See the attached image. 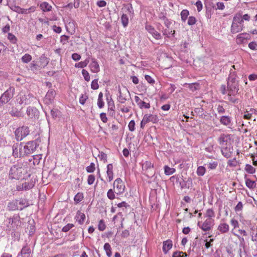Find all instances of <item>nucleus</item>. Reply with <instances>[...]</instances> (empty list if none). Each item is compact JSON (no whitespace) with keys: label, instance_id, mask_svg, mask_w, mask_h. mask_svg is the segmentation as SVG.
<instances>
[{"label":"nucleus","instance_id":"nucleus-29","mask_svg":"<svg viewBox=\"0 0 257 257\" xmlns=\"http://www.w3.org/2000/svg\"><path fill=\"white\" fill-rule=\"evenodd\" d=\"M218 229L221 233L227 232L229 230V225L227 223H220L218 226Z\"/></svg>","mask_w":257,"mask_h":257},{"label":"nucleus","instance_id":"nucleus-9","mask_svg":"<svg viewBox=\"0 0 257 257\" xmlns=\"http://www.w3.org/2000/svg\"><path fill=\"white\" fill-rule=\"evenodd\" d=\"M113 188L115 192L117 194H120L123 193L125 189V185L120 178H117L114 181Z\"/></svg>","mask_w":257,"mask_h":257},{"label":"nucleus","instance_id":"nucleus-4","mask_svg":"<svg viewBox=\"0 0 257 257\" xmlns=\"http://www.w3.org/2000/svg\"><path fill=\"white\" fill-rule=\"evenodd\" d=\"M15 88L10 87L0 97V106L8 103L14 96Z\"/></svg>","mask_w":257,"mask_h":257},{"label":"nucleus","instance_id":"nucleus-27","mask_svg":"<svg viewBox=\"0 0 257 257\" xmlns=\"http://www.w3.org/2000/svg\"><path fill=\"white\" fill-rule=\"evenodd\" d=\"M38 111L37 109L34 107H29L27 109V114L31 118L35 117L37 115Z\"/></svg>","mask_w":257,"mask_h":257},{"label":"nucleus","instance_id":"nucleus-45","mask_svg":"<svg viewBox=\"0 0 257 257\" xmlns=\"http://www.w3.org/2000/svg\"><path fill=\"white\" fill-rule=\"evenodd\" d=\"M32 60V56L29 54H25L22 58V61L24 63H28Z\"/></svg>","mask_w":257,"mask_h":257},{"label":"nucleus","instance_id":"nucleus-49","mask_svg":"<svg viewBox=\"0 0 257 257\" xmlns=\"http://www.w3.org/2000/svg\"><path fill=\"white\" fill-rule=\"evenodd\" d=\"M22 184L23 185L25 190H29L32 188L34 186L33 182H25Z\"/></svg>","mask_w":257,"mask_h":257},{"label":"nucleus","instance_id":"nucleus-24","mask_svg":"<svg viewBox=\"0 0 257 257\" xmlns=\"http://www.w3.org/2000/svg\"><path fill=\"white\" fill-rule=\"evenodd\" d=\"M106 174L108 181L111 182L113 179V165L112 164L107 165Z\"/></svg>","mask_w":257,"mask_h":257},{"label":"nucleus","instance_id":"nucleus-25","mask_svg":"<svg viewBox=\"0 0 257 257\" xmlns=\"http://www.w3.org/2000/svg\"><path fill=\"white\" fill-rule=\"evenodd\" d=\"M257 110L253 108H250L249 110H246L244 112L243 117L245 119H250L252 117L253 114H256Z\"/></svg>","mask_w":257,"mask_h":257},{"label":"nucleus","instance_id":"nucleus-16","mask_svg":"<svg viewBox=\"0 0 257 257\" xmlns=\"http://www.w3.org/2000/svg\"><path fill=\"white\" fill-rule=\"evenodd\" d=\"M146 29L148 32L150 33L156 39L159 40L161 39L160 34L152 26L147 25L146 26Z\"/></svg>","mask_w":257,"mask_h":257},{"label":"nucleus","instance_id":"nucleus-19","mask_svg":"<svg viewBox=\"0 0 257 257\" xmlns=\"http://www.w3.org/2000/svg\"><path fill=\"white\" fill-rule=\"evenodd\" d=\"M9 223H11L12 227H17L20 225L21 221L19 216H14L12 218H9Z\"/></svg>","mask_w":257,"mask_h":257},{"label":"nucleus","instance_id":"nucleus-14","mask_svg":"<svg viewBox=\"0 0 257 257\" xmlns=\"http://www.w3.org/2000/svg\"><path fill=\"white\" fill-rule=\"evenodd\" d=\"M32 96L30 94L28 95L20 94L19 98H18V101L20 104H28L30 103V98Z\"/></svg>","mask_w":257,"mask_h":257},{"label":"nucleus","instance_id":"nucleus-8","mask_svg":"<svg viewBox=\"0 0 257 257\" xmlns=\"http://www.w3.org/2000/svg\"><path fill=\"white\" fill-rule=\"evenodd\" d=\"M153 165L150 161H146L142 164L143 171L148 177H152L154 175Z\"/></svg>","mask_w":257,"mask_h":257},{"label":"nucleus","instance_id":"nucleus-57","mask_svg":"<svg viewBox=\"0 0 257 257\" xmlns=\"http://www.w3.org/2000/svg\"><path fill=\"white\" fill-rule=\"evenodd\" d=\"M107 197L110 199L113 200L115 198V195L112 189H109L107 193Z\"/></svg>","mask_w":257,"mask_h":257},{"label":"nucleus","instance_id":"nucleus-62","mask_svg":"<svg viewBox=\"0 0 257 257\" xmlns=\"http://www.w3.org/2000/svg\"><path fill=\"white\" fill-rule=\"evenodd\" d=\"M237 164V162L235 159V158H234L232 160H228L227 162V164L230 167H235L236 166Z\"/></svg>","mask_w":257,"mask_h":257},{"label":"nucleus","instance_id":"nucleus-22","mask_svg":"<svg viewBox=\"0 0 257 257\" xmlns=\"http://www.w3.org/2000/svg\"><path fill=\"white\" fill-rule=\"evenodd\" d=\"M220 122L224 125H231V118L228 116L223 115L220 117L219 119Z\"/></svg>","mask_w":257,"mask_h":257},{"label":"nucleus","instance_id":"nucleus-7","mask_svg":"<svg viewBox=\"0 0 257 257\" xmlns=\"http://www.w3.org/2000/svg\"><path fill=\"white\" fill-rule=\"evenodd\" d=\"M118 91L119 95L117 96V100L121 103H124L130 97V93L125 87L122 89H119Z\"/></svg>","mask_w":257,"mask_h":257},{"label":"nucleus","instance_id":"nucleus-21","mask_svg":"<svg viewBox=\"0 0 257 257\" xmlns=\"http://www.w3.org/2000/svg\"><path fill=\"white\" fill-rule=\"evenodd\" d=\"M75 219L77 221H78L79 224L81 225L84 222V220L85 219V215L84 213L78 210L76 213Z\"/></svg>","mask_w":257,"mask_h":257},{"label":"nucleus","instance_id":"nucleus-43","mask_svg":"<svg viewBox=\"0 0 257 257\" xmlns=\"http://www.w3.org/2000/svg\"><path fill=\"white\" fill-rule=\"evenodd\" d=\"M189 14V11L187 10H183L181 13V19L183 22H185Z\"/></svg>","mask_w":257,"mask_h":257},{"label":"nucleus","instance_id":"nucleus-36","mask_svg":"<svg viewBox=\"0 0 257 257\" xmlns=\"http://www.w3.org/2000/svg\"><path fill=\"white\" fill-rule=\"evenodd\" d=\"M185 85H187L189 89L193 92L199 89V84L197 83L191 84L185 83Z\"/></svg>","mask_w":257,"mask_h":257},{"label":"nucleus","instance_id":"nucleus-1","mask_svg":"<svg viewBox=\"0 0 257 257\" xmlns=\"http://www.w3.org/2000/svg\"><path fill=\"white\" fill-rule=\"evenodd\" d=\"M222 155L226 158H230L233 156L235 153L232 145L231 136L228 134H222L218 139Z\"/></svg>","mask_w":257,"mask_h":257},{"label":"nucleus","instance_id":"nucleus-46","mask_svg":"<svg viewBox=\"0 0 257 257\" xmlns=\"http://www.w3.org/2000/svg\"><path fill=\"white\" fill-rule=\"evenodd\" d=\"M215 214L214 211L212 209H208L206 210L205 216L208 217V219H210L212 217H214Z\"/></svg>","mask_w":257,"mask_h":257},{"label":"nucleus","instance_id":"nucleus-37","mask_svg":"<svg viewBox=\"0 0 257 257\" xmlns=\"http://www.w3.org/2000/svg\"><path fill=\"white\" fill-rule=\"evenodd\" d=\"M89 63V60L86 59L84 61H81L79 63H76L75 65V67L83 68L85 67Z\"/></svg>","mask_w":257,"mask_h":257},{"label":"nucleus","instance_id":"nucleus-51","mask_svg":"<svg viewBox=\"0 0 257 257\" xmlns=\"http://www.w3.org/2000/svg\"><path fill=\"white\" fill-rule=\"evenodd\" d=\"M82 74L83 76L84 77V78L85 81H90V77L89 76V74L87 70H86L85 69H83L82 71Z\"/></svg>","mask_w":257,"mask_h":257},{"label":"nucleus","instance_id":"nucleus-59","mask_svg":"<svg viewBox=\"0 0 257 257\" xmlns=\"http://www.w3.org/2000/svg\"><path fill=\"white\" fill-rule=\"evenodd\" d=\"M95 180V177L94 175H89L88 176L87 183L89 185H92L93 184Z\"/></svg>","mask_w":257,"mask_h":257},{"label":"nucleus","instance_id":"nucleus-17","mask_svg":"<svg viewBox=\"0 0 257 257\" xmlns=\"http://www.w3.org/2000/svg\"><path fill=\"white\" fill-rule=\"evenodd\" d=\"M212 222L213 220L211 219H207L201 225H200V223H198V225L203 231H207L211 229Z\"/></svg>","mask_w":257,"mask_h":257},{"label":"nucleus","instance_id":"nucleus-44","mask_svg":"<svg viewBox=\"0 0 257 257\" xmlns=\"http://www.w3.org/2000/svg\"><path fill=\"white\" fill-rule=\"evenodd\" d=\"M245 170L248 173L253 174L255 172V169L252 166L246 164L245 167Z\"/></svg>","mask_w":257,"mask_h":257},{"label":"nucleus","instance_id":"nucleus-41","mask_svg":"<svg viewBox=\"0 0 257 257\" xmlns=\"http://www.w3.org/2000/svg\"><path fill=\"white\" fill-rule=\"evenodd\" d=\"M83 199V195L82 193H78L76 194V195L75 196L74 200V201L78 203L80 202H81Z\"/></svg>","mask_w":257,"mask_h":257},{"label":"nucleus","instance_id":"nucleus-53","mask_svg":"<svg viewBox=\"0 0 257 257\" xmlns=\"http://www.w3.org/2000/svg\"><path fill=\"white\" fill-rule=\"evenodd\" d=\"M98 157L100 160H103L104 163L107 162V155L103 152H99Z\"/></svg>","mask_w":257,"mask_h":257},{"label":"nucleus","instance_id":"nucleus-52","mask_svg":"<svg viewBox=\"0 0 257 257\" xmlns=\"http://www.w3.org/2000/svg\"><path fill=\"white\" fill-rule=\"evenodd\" d=\"M98 228L100 231H103L105 229L106 225L105 224L104 221L102 219L99 221L98 225Z\"/></svg>","mask_w":257,"mask_h":257},{"label":"nucleus","instance_id":"nucleus-47","mask_svg":"<svg viewBox=\"0 0 257 257\" xmlns=\"http://www.w3.org/2000/svg\"><path fill=\"white\" fill-rule=\"evenodd\" d=\"M187 256L186 253L180 251L174 252L172 255V257H187Z\"/></svg>","mask_w":257,"mask_h":257},{"label":"nucleus","instance_id":"nucleus-35","mask_svg":"<svg viewBox=\"0 0 257 257\" xmlns=\"http://www.w3.org/2000/svg\"><path fill=\"white\" fill-rule=\"evenodd\" d=\"M10 113L12 116L20 117L22 116V113L20 111L18 110L16 108H12Z\"/></svg>","mask_w":257,"mask_h":257},{"label":"nucleus","instance_id":"nucleus-33","mask_svg":"<svg viewBox=\"0 0 257 257\" xmlns=\"http://www.w3.org/2000/svg\"><path fill=\"white\" fill-rule=\"evenodd\" d=\"M176 171L175 169L173 168H170L168 166H165L164 167V172L165 174L166 175H170L174 173Z\"/></svg>","mask_w":257,"mask_h":257},{"label":"nucleus","instance_id":"nucleus-12","mask_svg":"<svg viewBox=\"0 0 257 257\" xmlns=\"http://www.w3.org/2000/svg\"><path fill=\"white\" fill-rule=\"evenodd\" d=\"M56 92L53 89H50L48 91L45 98V101L47 104L51 103L55 98Z\"/></svg>","mask_w":257,"mask_h":257},{"label":"nucleus","instance_id":"nucleus-15","mask_svg":"<svg viewBox=\"0 0 257 257\" xmlns=\"http://www.w3.org/2000/svg\"><path fill=\"white\" fill-rule=\"evenodd\" d=\"M89 67L90 71L93 73H98L100 71L99 65L94 58L91 59V62L90 63Z\"/></svg>","mask_w":257,"mask_h":257},{"label":"nucleus","instance_id":"nucleus-10","mask_svg":"<svg viewBox=\"0 0 257 257\" xmlns=\"http://www.w3.org/2000/svg\"><path fill=\"white\" fill-rule=\"evenodd\" d=\"M13 155L15 158L24 157L23 153V145L22 144H14L12 147Z\"/></svg>","mask_w":257,"mask_h":257},{"label":"nucleus","instance_id":"nucleus-34","mask_svg":"<svg viewBox=\"0 0 257 257\" xmlns=\"http://www.w3.org/2000/svg\"><path fill=\"white\" fill-rule=\"evenodd\" d=\"M104 249L106 252L108 257H110L112 254L111 248L110 245L108 243H105L104 245Z\"/></svg>","mask_w":257,"mask_h":257},{"label":"nucleus","instance_id":"nucleus-61","mask_svg":"<svg viewBox=\"0 0 257 257\" xmlns=\"http://www.w3.org/2000/svg\"><path fill=\"white\" fill-rule=\"evenodd\" d=\"M139 106L140 108H149L150 107V104L149 103H147L144 101H142Z\"/></svg>","mask_w":257,"mask_h":257},{"label":"nucleus","instance_id":"nucleus-2","mask_svg":"<svg viewBox=\"0 0 257 257\" xmlns=\"http://www.w3.org/2000/svg\"><path fill=\"white\" fill-rule=\"evenodd\" d=\"M26 170L22 163L13 165L9 171V177L10 179L19 180L26 173Z\"/></svg>","mask_w":257,"mask_h":257},{"label":"nucleus","instance_id":"nucleus-20","mask_svg":"<svg viewBox=\"0 0 257 257\" xmlns=\"http://www.w3.org/2000/svg\"><path fill=\"white\" fill-rule=\"evenodd\" d=\"M163 251L166 254L172 247V241L170 239L164 241L163 243Z\"/></svg>","mask_w":257,"mask_h":257},{"label":"nucleus","instance_id":"nucleus-55","mask_svg":"<svg viewBox=\"0 0 257 257\" xmlns=\"http://www.w3.org/2000/svg\"><path fill=\"white\" fill-rule=\"evenodd\" d=\"M91 87L92 89L96 90L98 88V79L93 80L91 84Z\"/></svg>","mask_w":257,"mask_h":257},{"label":"nucleus","instance_id":"nucleus-26","mask_svg":"<svg viewBox=\"0 0 257 257\" xmlns=\"http://www.w3.org/2000/svg\"><path fill=\"white\" fill-rule=\"evenodd\" d=\"M245 181L246 186L248 188L253 189L256 187V181L251 180V179L247 178L246 176H245Z\"/></svg>","mask_w":257,"mask_h":257},{"label":"nucleus","instance_id":"nucleus-23","mask_svg":"<svg viewBox=\"0 0 257 257\" xmlns=\"http://www.w3.org/2000/svg\"><path fill=\"white\" fill-rule=\"evenodd\" d=\"M143 118L145 119L147 123L149 122H152L155 123L158 121V117L156 115L153 114H145Z\"/></svg>","mask_w":257,"mask_h":257},{"label":"nucleus","instance_id":"nucleus-60","mask_svg":"<svg viewBox=\"0 0 257 257\" xmlns=\"http://www.w3.org/2000/svg\"><path fill=\"white\" fill-rule=\"evenodd\" d=\"M135 122L134 120H132L128 123V129L131 132H133L135 129Z\"/></svg>","mask_w":257,"mask_h":257},{"label":"nucleus","instance_id":"nucleus-3","mask_svg":"<svg viewBox=\"0 0 257 257\" xmlns=\"http://www.w3.org/2000/svg\"><path fill=\"white\" fill-rule=\"evenodd\" d=\"M235 72H230L227 80V91L230 94H237L239 90L238 81Z\"/></svg>","mask_w":257,"mask_h":257},{"label":"nucleus","instance_id":"nucleus-63","mask_svg":"<svg viewBox=\"0 0 257 257\" xmlns=\"http://www.w3.org/2000/svg\"><path fill=\"white\" fill-rule=\"evenodd\" d=\"M69 39V36L66 35H62L60 38V42L63 44H65L68 42V40Z\"/></svg>","mask_w":257,"mask_h":257},{"label":"nucleus","instance_id":"nucleus-54","mask_svg":"<svg viewBox=\"0 0 257 257\" xmlns=\"http://www.w3.org/2000/svg\"><path fill=\"white\" fill-rule=\"evenodd\" d=\"M10 8L13 11L17 12L18 13H19L21 10V8L16 5L12 4L9 6Z\"/></svg>","mask_w":257,"mask_h":257},{"label":"nucleus","instance_id":"nucleus-31","mask_svg":"<svg viewBox=\"0 0 257 257\" xmlns=\"http://www.w3.org/2000/svg\"><path fill=\"white\" fill-rule=\"evenodd\" d=\"M41 10L44 12H49L51 10V6L47 2H43L40 5Z\"/></svg>","mask_w":257,"mask_h":257},{"label":"nucleus","instance_id":"nucleus-18","mask_svg":"<svg viewBox=\"0 0 257 257\" xmlns=\"http://www.w3.org/2000/svg\"><path fill=\"white\" fill-rule=\"evenodd\" d=\"M31 254V249L28 246H24L20 252L18 254V256L21 255L22 257H29Z\"/></svg>","mask_w":257,"mask_h":257},{"label":"nucleus","instance_id":"nucleus-11","mask_svg":"<svg viewBox=\"0 0 257 257\" xmlns=\"http://www.w3.org/2000/svg\"><path fill=\"white\" fill-rule=\"evenodd\" d=\"M250 39V36L248 33H241L237 35L236 41L238 44L245 43L247 40Z\"/></svg>","mask_w":257,"mask_h":257},{"label":"nucleus","instance_id":"nucleus-13","mask_svg":"<svg viewBox=\"0 0 257 257\" xmlns=\"http://www.w3.org/2000/svg\"><path fill=\"white\" fill-rule=\"evenodd\" d=\"M243 20H241L240 22H233L231 25V32L233 34L237 33L242 30L243 26L241 25Z\"/></svg>","mask_w":257,"mask_h":257},{"label":"nucleus","instance_id":"nucleus-5","mask_svg":"<svg viewBox=\"0 0 257 257\" xmlns=\"http://www.w3.org/2000/svg\"><path fill=\"white\" fill-rule=\"evenodd\" d=\"M38 146L36 141L28 142L25 146H23V156H27L34 153Z\"/></svg>","mask_w":257,"mask_h":257},{"label":"nucleus","instance_id":"nucleus-64","mask_svg":"<svg viewBox=\"0 0 257 257\" xmlns=\"http://www.w3.org/2000/svg\"><path fill=\"white\" fill-rule=\"evenodd\" d=\"M196 22V21L195 18L194 17L191 16V17H189L187 23L189 25L191 26V25H194L195 24Z\"/></svg>","mask_w":257,"mask_h":257},{"label":"nucleus","instance_id":"nucleus-58","mask_svg":"<svg viewBox=\"0 0 257 257\" xmlns=\"http://www.w3.org/2000/svg\"><path fill=\"white\" fill-rule=\"evenodd\" d=\"M51 114L53 118H56L59 115L60 111L57 109H53L51 111Z\"/></svg>","mask_w":257,"mask_h":257},{"label":"nucleus","instance_id":"nucleus-32","mask_svg":"<svg viewBox=\"0 0 257 257\" xmlns=\"http://www.w3.org/2000/svg\"><path fill=\"white\" fill-rule=\"evenodd\" d=\"M108 104V111H110V114H111L112 115L114 114V104L113 102V101L111 98L109 101L107 102Z\"/></svg>","mask_w":257,"mask_h":257},{"label":"nucleus","instance_id":"nucleus-38","mask_svg":"<svg viewBox=\"0 0 257 257\" xmlns=\"http://www.w3.org/2000/svg\"><path fill=\"white\" fill-rule=\"evenodd\" d=\"M33 164L34 165H38L39 164L41 160H42L41 155H36L33 156Z\"/></svg>","mask_w":257,"mask_h":257},{"label":"nucleus","instance_id":"nucleus-28","mask_svg":"<svg viewBox=\"0 0 257 257\" xmlns=\"http://www.w3.org/2000/svg\"><path fill=\"white\" fill-rule=\"evenodd\" d=\"M8 207L10 210L20 209L18 205V200H16L10 202L8 205Z\"/></svg>","mask_w":257,"mask_h":257},{"label":"nucleus","instance_id":"nucleus-40","mask_svg":"<svg viewBox=\"0 0 257 257\" xmlns=\"http://www.w3.org/2000/svg\"><path fill=\"white\" fill-rule=\"evenodd\" d=\"M121 21L124 27L127 26L128 23V19L126 14H122L121 17Z\"/></svg>","mask_w":257,"mask_h":257},{"label":"nucleus","instance_id":"nucleus-39","mask_svg":"<svg viewBox=\"0 0 257 257\" xmlns=\"http://www.w3.org/2000/svg\"><path fill=\"white\" fill-rule=\"evenodd\" d=\"M206 172V169L203 166H199L197 169V174L198 176H203Z\"/></svg>","mask_w":257,"mask_h":257},{"label":"nucleus","instance_id":"nucleus-56","mask_svg":"<svg viewBox=\"0 0 257 257\" xmlns=\"http://www.w3.org/2000/svg\"><path fill=\"white\" fill-rule=\"evenodd\" d=\"M74 224L71 223H68L65 226H64L62 229V231L66 232L68 231L70 229L74 227Z\"/></svg>","mask_w":257,"mask_h":257},{"label":"nucleus","instance_id":"nucleus-30","mask_svg":"<svg viewBox=\"0 0 257 257\" xmlns=\"http://www.w3.org/2000/svg\"><path fill=\"white\" fill-rule=\"evenodd\" d=\"M18 205H21V206L19 207L20 210H22L25 207H26L29 205V203L28 201H27L26 199H21L20 200H18Z\"/></svg>","mask_w":257,"mask_h":257},{"label":"nucleus","instance_id":"nucleus-48","mask_svg":"<svg viewBox=\"0 0 257 257\" xmlns=\"http://www.w3.org/2000/svg\"><path fill=\"white\" fill-rule=\"evenodd\" d=\"M235 95L236 94H230V95L229 92L228 91V100L233 103H238V99L232 97V96H235Z\"/></svg>","mask_w":257,"mask_h":257},{"label":"nucleus","instance_id":"nucleus-6","mask_svg":"<svg viewBox=\"0 0 257 257\" xmlns=\"http://www.w3.org/2000/svg\"><path fill=\"white\" fill-rule=\"evenodd\" d=\"M29 128L28 126L19 127L15 132L16 138L18 141H22L29 134Z\"/></svg>","mask_w":257,"mask_h":257},{"label":"nucleus","instance_id":"nucleus-42","mask_svg":"<svg viewBox=\"0 0 257 257\" xmlns=\"http://www.w3.org/2000/svg\"><path fill=\"white\" fill-rule=\"evenodd\" d=\"M8 39L12 43L14 44H16L18 41L16 37L14 35L10 33H8Z\"/></svg>","mask_w":257,"mask_h":257},{"label":"nucleus","instance_id":"nucleus-50","mask_svg":"<svg viewBox=\"0 0 257 257\" xmlns=\"http://www.w3.org/2000/svg\"><path fill=\"white\" fill-rule=\"evenodd\" d=\"M95 169L94 163H91L90 165L86 168V170L88 173H93Z\"/></svg>","mask_w":257,"mask_h":257}]
</instances>
